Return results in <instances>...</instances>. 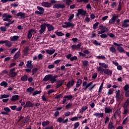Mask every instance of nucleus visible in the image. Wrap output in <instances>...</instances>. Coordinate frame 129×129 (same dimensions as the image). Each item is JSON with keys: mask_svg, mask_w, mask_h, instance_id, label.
Here are the masks:
<instances>
[{"mask_svg": "<svg viewBox=\"0 0 129 129\" xmlns=\"http://www.w3.org/2000/svg\"><path fill=\"white\" fill-rule=\"evenodd\" d=\"M103 72L106 75H111V74H112V72H111V71L109 69H104Z\"/></svg>", "mask_w": 129, "mask_h": 129, "instance_id": "b1692460", "label": "nucleus"}, {"mask_svg": "<svg viewBox=\"0 0 129 129\" xmlns=\"http://www.w3.org/2000/svg\"><path fill=\"white\" fill-rule=\"evenodd\" d=\"M46 23H44L40 26V29L39 30L40 34H43L46 31Z\"/></svg>", "mask_w": 129, "mask_h": 129, "instance_id": "423d86ee", "label": "nucleus"}, {"mask_svg": "<svg viewBox=\"0 0 129 129\" xmlns=\"http://www.w3.org/2000/svg\"><path fill=\"white\" fill-rule=\"evenodd\" d=\"M116 95H115V98L117 101H118V100H120V91L119 90L116 91L115 92Z\"/></svg>", "mask_w": 129, "mask_h": 129, "instance_id": "ddd939ff", "label": "nucleus"}, {"mask_svg": "<svg viewBox=\"0 0 129 129\" xmlns=\"http://www.w3.org/2000/svg\"><path fill=\"white\" fill-rule=\"evenodd\" d=\"M117 50L119 53H125V50H124V49L121 46H118Z\"/></svg>", "mask_w": 129, "mask_h": 129, "instance_id": "5701e85b", "label": "nucleus"}, {"mask_svg": "<svg viewBox=\"0 0 129 129\" xmlns=\"http://www.w3.org/2000/svg\"><path fill=\"white\" fill-rule=\"evenodd\" d=\"M94 116H96V117H103L104 114L103 113H98L95 112L93 114Z\"/></svg>", "mask_w": 129, "mask_h": 129, "instance_id": "dca6fc26", "label": "nucleus"}, {"mask_svg": "<svg viewBox=\"0 0 129 129\" xmlns=\"http://www.w3.org/2000/svg\"><path fill=\"white\" fill-rule=\"evenodd\" d=\"M72 107V103H69L68 104H67L66 106V108L67 109H69V108H71Z\"/></svg>", "mask_w": 129, "mask_h": 129, "instance_id": "8fccbe9b", "label": "nucleus"}, {"mask_svg": "<svg viewBox=\"0 0 129 129\" xmlns=\"http://www.w3.org/2000/svg\"><path fill=\"white\" fill-rule=\"evenodd\" d=\"M57 77H58V76L57 75H55L52 76L51 75V77L50 78V81L51 82V83H54L55 81H56V79L57 78Z\"/></svg>", "mask_w": 129, "mask_h": 129, "instance_id": "412c9836", "label": "nucleus"}, {"mask_svg": "<svg viewBox=\"0 0 129 129\" xmlns=\"http://www.w3.org/2000/svg\"><path fill=\"white\" fill-rule=\"evenodd\" d=\"M55 34H56V35H57V36H64V33H63L60 31L59 32H58V31L55 32Z\"/></svg>", "mask_w": 129, "mask_h": 129, "instance_id": "864d4df0", "label": "nucleus"}, {"mask_svg": "<svg viewBox=\"0 0 129 129\" xmlns=\"http://www.w3.org/2000/svg\"><path fill=\"white\" fill-rule=\"evenodd\" d=\"M110 51L112 52V53H114V54H116V49L114 48L113 46H111L110 47Z\"/></svg>", "mask_w": 129, "mask_h": 129, "instance_id": "f704fd0d", "label": "nucleus"}, {"mask_svg": "<svg viewBox=\"0 0 129 129\" xmlns=\"http://www.w3.org/2000/svg\"><path fill=\"white\" fill-rule=\"evenodd\" d=\"M120 115V111L119 110H117L114 114V118H116Z\"/></svg>", "mask_w": 129, "mask_h": 129, "instance_id": "cd10ccee", "label": "nucleus"}, {"mask_svg": "<svg viewBox=\"0 0 129 129\" xmlns=\"http://www.w3.org/2000/svg\"><path fill=\"white\" fill-rule=\"evenodd\" d=\"M41 92H42L41 91H35L32 93V95L33 96H35L37 95V94H40Z\"/></svg>", "mask_w": 129, "mask_h": 129, "instance_id": "79ce46f5", "label": "nucleus"}, {"mask_svg": "<svg viewBox=\"0 0 129 129\" xmlns=\"http://www.w3.org/2000/svg\"><path fill=\"white\" fill-rule=\"evenodd\" d=\"M0 30L1 32H6V31H7V28L4 26H2L0 27Z\"/></svg>", "mask_w": 129, "mask_h": 129, "instance_id": "052dcab7", "label": "nucleus"}, {"mask_svg": "<svg viewBox=\"0 0 129 129\" xmlns=\"http://www.w3.org/2000/svg\"><path fill=\"white\" fill-rule=\"evenodd\" d=\"M96 57L98 59H102V60H105V59H106V58H105V56H104V55L97 56Z\"/></svg>", "mask_w": 129, "mask_h": 129, "instance_id": "603ef678", "label": "nucleus"}, {"mask_svg": "<svg viewBox=\"0 0 129 129\" xmlns=\"http://www.w3.org/2000/svg\"><path fill=\"white\" fill-rule=\"evenodd\" d=\"M9 97H10V95L3 94L0 95V99H3L4 98H8Z\"/></svg>", "mask_w": 129, "mask_h": 129, "instance_id": "473e14b6", "label": "nucleus"}, {"mask_svg": "<svg viewBox=\"0 0 129 129\" xmlns=\"http://www.w3.org/2000/svg\"><path fill=\"white\" fill-rule=\"evenodd\" d=\"M51 77L52 75H47L44 77L43 81H48V80H50Z\"/></svg>", "mask_w": 129, "mask_h": 129, "instance_id": "4be33fe9", "label": "nucleus"}, {"mask_svg": "<svg viewBox=\"0 0 129 129\" xmlns=\"http://www.w3.org/2000/svg\"><path fill=\"white\" fill-rule=\"evenodd\" d=\"M5 44L6 46H7L8 47H11L12 46V42H11L9 40H5Z\"/></svg>", "mask_w": 129, "mask_h": 129, "instance_id": "58836bf2", "label": "nucleus"}, {"mask_svg": "<svg viewBox=\"0 0 129 129\" xmlns=\"http://www.w3.org/2000/svg\"><path fill=\"white\" fill-rule=\"evenodd\" d=\"M65 82V80H61L57 81V85H56V88H59V87H61L63 85V83Z\"/></svg>", "mask_w": 129, "mask_h": 129, "instance_id": "2eb2a0df", "label": "nucleus"}, {"mask_svg": "<svg viewBox=\"0 0 129 129\" xmlns=\"http://www.w3.org/2000/svg\"><path fill=\"white\" fill-rule=\"evenodd\" d=\"M129 26V24L124 20V22L122 24V27L123 28H127Z\"/></svg>", "mask_w": 129, "mask_h": 129, "instance_id": "a19ab883", "label": "nucleus"}, {"mask_svg": "<svg viewBox=\"0 0 129 129\" xmlns=\"http://www.w3.org/2000/svg\"><path fill=\"white\" fill-rule=\"evenodd\" d=\"M3 17L4 18L3 19V21L5 22H11V18H12V16L10 15H8L7 14H4L3 15Z\"/></svg>", "mask_w": 129, "mask_h": 129, "instance_id": "20e7f679", "label": "nucleus"}, {"mask_svg": "<svg viewBox=\"0 0 129 129\" xmlns=\"http://www.w3.org/2000/svg\"><path fill=\"white\" fill-rule=\"evenodd\" d=\"M53 9H64L65 5L63 4H55L53 7Z\"/></svg>", "mask_w": 129, "mask_h": 129, "instance_id": "9b49d317", "label": "nucleus"}, {"mask_svg": "<svg viewBox=\"0 0 129 129\" xmlns=\"http://www.w3.org/2000/svg\"><path fill=\"white\" fill-rule=\"evenodd\" d=\"M50 123L49 121H44L42 122V126L45 127L46 125H48Z\"/></svg>", "mask_w": 129, "mask_h": 129, "instance_id": "37998d69", "label": "nucleus"}, {"mask_svg": "<svg viewBox=\"0 0 129 129\" xmlns=\"http://www.w3.org/2000/svg\"><path fill=\"white\" fill-rule=\"evenodd\" d=\"M57 122H59V123H66L68 121V119H63L62 117H59L57 119Z\"/></svg>", "mask_w": 129, "mask_h": 129, "instance_id": "9d476101", "label": "nucleus"}, {"mask_svg": "<svg viewBox=\"0 0 129 129\" xmlns=\"http://www.w3.org/2000/svg\"><path fill=\"white\" fill-rule=\"evenodd\" d=\"M81 84H82V80H81V79H79L77 82L76 87H79Z\"/></svg>", "mask_w": 129, "mask_h": 129, "instance_id": "2f4dec72", "label": "nucleus"}, {"mask_svg": "<svg viewBox=\"0 0 129 129\" xmlns=\"http://www.w3.org/2000/svg\"><path fill=\"white\" fill-rule=\"evenodd\" d=\"M27 92H33L34 91V88L29 87L26 90Z\"/></svg>", "mask_w": 129, "mask_h": 129, "instance_id": "5fc2aeb1", "label": "nucleus"}, {"mask_svg": "<svg viewBox=\"0 0 129 129\" xmlns=\"http://www.w3.org/2000/svg\"><path fill=\"white\" fill-rule=\"evenodd\" d=\"M19 97L18 95H15L12 96L11 100V101H13V102H16V101H18L19 100Z\"/></svg>", "mask_w": 129, "mask_h": 129, "instance_id": "4468645a", "label": "nucleus"}, {"mask_svg": "<svg viewBox=\"0 0 129 129\" xmlns=\"http://www.w3.org/2000/svg\"><path fill=\"white\" fill-rule=\"evenodd\" d=\"M22 81H27L28 80V76L25 75L21 77Z\"/></svg>", "mask_w": 129, "mask_h": 129, "instance_id": "a18cd8bd", "label": "nucleus"}, {"mask_svg": "<svg viewBox=\"0 0 129 129\" xmlns=\"http://www.w3.org/2000/svg\"><path fill=\"white\" fill-rule=\"evenodd\" d=\"M17 75L18 74L16 73V69L15 68L10 70L9 72V76L10 77H15V76H17Z\"/></svg>", "mask_w": 129, "mask_h": 129, "instance_id": "39448f33", "label": "nucleus"}, {"mask_svg": "<svg viewBox=\"0 0 129 129\" xmlns=\"http://www.w3.org/2000/svg\"><path fill=\"white\" fill-rule=\"evenodd\" d=\"M128 113H129V109L127 108H124L123 114H127Z\"/></svg>", "mask_w": 129, "mask_h": 129, "instance_id": "de8ad7c7", "label": "nucleus"}, {"mask_svg": "<svg viewBox=\"0 0 129 129\" xmlns=\"http://www.w3.org/2000/svg\"><path fill=\"white\" fill-rule=\"evenodd\" d=\"M73 18H74V14H72L71 15L69 18L68 19V21H69V22H71L72 21V19H73Z\"/></svg>", "mask_w": 129, "mask_h": 129, "instance_id": "13d9d810", "label": "nucleus"}, {"mask_svg": "<svg viewBox=\"0 0 129 129\" xmlns=\"http://www.w3.org/2000/svg\"><path fill=\"white\" fill-rule=\"evenodd\" d=\"M88 108V107L87 106H83L82 108L81 109H80V112H81V113H83V112H84V111H85V110H86V109H87Z\"/></svg>", "mask_w": 129, "mask_h": 129, "instance_id": "c85d7f7f", "label": "nucleus"}, {"mask_svg": "<svg viewBox=\"0 0 129 129\" xmlns=\"http://www.w3.org/2000/svg\"><path fill=\"white\" fill-rule=\"evenodd\" d=\"M99 29L101 30L98 32L99 35H100V34H103L105 33V32H108V29L107 28L102 25H101L99 26Z\"/></svg>", "mask_w": 129, "mask_h": 129, "instance_id": "f257e3e1", "label": "nucleus"}, {"mask_svg": "<svg viewBox=\"0 0 129 129\" xmlns=\"http://www.w3.org/2000/svg\"><path fill=\"white\" fill-rule=\"evenodd\" d=\"M19 38V36L15 35L13 37H11L10 40H11V41H17Z\"/></svg>", "mask_w": 129, "mask_h": 129, "instance_id": "7c9ffc66", "label": "nucleus"}, {"mask_svg": "<svg viewBox=\"0 0 129 129\" xmlns=\"http://www.w3.org/2000/svg\"><path fill=\"white\" fill-rule=\"evenodd\" d=\"M113 109L110 107H106L105 108V113H110L112 112Z\"/></svg>", "mask_w": 129, "mask_h": 129, "instance_id": "f3484780", "label": "nucleus"}, {"mask_svg": "<svg viewBox=\"0 0 129 129\" xmlns=\"http://www.w3.org/2000/svg\"><path fill=\"white\" fill-rule=\"evenodd\" d=\"M4 110H5V111H6L7 113H8V115L10 114L11 111V109H10V108L9 107H4Z\"/></svg>", "mask_w": 129, "mask_h": 129, "instance_id": "4c0bfd02", "label": "nucleus"}, {"mask_svg": "<svg viewBox=\"0 0 129 129\" xmlns=\"http://www.w3.org/2000/svg\"><path fill=\"white\" fill-rule=\"evenodd\" d=\"M62 28H71V27H73V23H70L68 22H66L62 25Z\"/></svg>", "mask_w": 129, "mask_h": 129, "instance_id": "0eeeda50", "label": "nucleus"}, {"mask_svg": "<svg viewBox=\"0 0 129 129\" xmlns=\"http://www.w3.org/2000/svg\"><path fill=\"white\" fill-rule=\"evenodd\" d=\"M78 13L81 15V16H85L86 15V11H84L83 9L78 10Z\"/></svg>", "mask_w": 129, "mask_h": 129, "instance_id": "aec40b11", "label": "nucleus"}, {"mask_svg": "<svg viewBox=\"0 0 129 129\" xmlns=\"http://www.w3.org/2000/svg\"><path fill=\"white\" fill-rule=\"evenodd\" d=\"M37 33V30L35 29H30L28 31V38L31 39L32 38V35L36 34Z\"/></svg>", "mask_w": 129, "mask_h": 129, "instance_id": "7ed1b4c3", "label": "nucleus"}, {"mask_svg": "<svg viewBox=\"0 0 129 129\" xmlns=\"http://www.w3.org/2000/svg\"><path fill=\"white\" fill-rule=\"evenodd\" d=\"M80 123L79 122H77L76 123H74V128L76 129L78 127V126H79L80 125Z\"/></svg>", "mask_w": 129, "mask_h": 129, "instance_id": "4d7b16f0", "label": "nucleus"}, {"mask_svg": "<svg viewBox=\"0 0 129 129\" xmlns=\"http://www.w3.org/2000/svg\"><path fill=\"white\" fill-rule=\"evenodd\" d=\"M41 6L42 7H44V8H50L52 6V4L48 2H42L41 3Z\"/></svg>", "mask_w": 129, "mask_h": 129, "instance_id": "1a4fd4ad", "label": "nucleus"}, {"mask_svg": "<svg viewBox=\"0 0 129 129\" xmlns=\"http://www.w3.org/2000/svg\"><path fill=\"white\" fill-rule=\"evenodd\" d=\"M46 27H47L48 31L49 32H51V31H53L54 30V26L52 25H51L49 24L46 23Z\"/></svg>", "mask_w": 129, "mask_h": 129, "instance_id": "a211bd4d", "label": "nucleus"}, {"mask_svg": "<svg viewBox=\"0 0 129 129\" xmlns=\"http://www.w3.org/2000/svg\"><path fill=\"white\" fill-rule=\"evenodd\" d=\"M108 129H114V126L113 125V122H110L109 124H108Z\"/></svg>", "mask_w": 129, "mask_h": 129, "instance_id": "e433bc0d", "label": "nucleus"}, {"mask_svg": "<svg viewBox=\"0 0 129 129\" xmlns=\"http://www.w3.org/2000/svg\"><path fill=\"white\" fill-rule=\"evenodd\" d=\"M128 89H129V86L128 85H125V86L124 87V90H125V91H126L128 90Z\"/></svg>", "mask_w": 129, "mask_h": 129, "instance_id": "338daca9", "label": "nucleus"}, {"mask_svg": "<svg viewBox=\"0 0 129 129\" xmlns=\"http://www.w3.org/2000/svg\"><path fill=\"white\" fill-rule=\"evenodd\" d=\"M108 36V34H101V35H100L101 38L104 39L105 38H107Z\"/></svg>", "mask_w": 129, "mask_h": 129, "instance_id": "6e6d98bb", "label": "nucleus"}, {"mask_svg": "<svg viewBox=\"0 0 129 129\" xmlns=\"http://www.w3.org/2000/svg\"><path fill=\"white\" fill-rule=\"evenodd\" d=\"M63 2H66V3L68 6H70L71 3H72V1L71 0H63Z\"/></svg>", "mask_w": 129, "mask_h": 129, "instance_id": "09e8293b", "label": "nucleus"}, {"mask_svg": "<svg viewBox=\"0 0 129 129\" xmlns=\"http://www.w3.org/2000/svg\"><path fill=\"white\" fill-rule=\"evenodd\" d=\"M83 65L84 66H88L89 65V63L88 62V61L87 60H84L82 61Z\"/></svg>", "mask_w": 129, "mask_h": 129, "instance_id": "3c124183", "label": "nucleus"}, {"mask_svg": "<svg viewBox=\"0 0 129 129\" xmlns=\"http://www.w3.org/2000/svg\"><path fill=\"white\" fill-rule=\"evenodd\" d=\"M129 104V98H128L126 101L125 102L123 105V108H127V106H128Z\"/></svg>", "mask_w": 129, "mask_h": 129, "instance_id": "ea45409f", "label": "nucleus"}, {"mask_svg": "<svg viewBox=\"0 0 129 129\" xmlns=\"http://www.w3.org/2000/svg\"><path fill=\"white\" fill-rule=\"evenodd\" d=\"M20 51H18L14 56V59H18L20 57Z\"/></svg>", "mask_w": 129, "mask_h": 129, "instance_id": "c03bdc74", "label": "nucleus"}, {"mask_svg": "<svg viewBox=\"0 0 129 129\" xmlns=\"http://www.w3.org/2000/svg\"><path fill=\"white\" fill-rule=\"evenodd\" d=\"M96 77H97V73H95L93 74V75L92 76V78H93V79H95V78H96Z\"/></svg>", "mask_w": 129, "mask_h": 129, "instance_id": "69168bd1", "label": "nucleus"}, {"mask_svg": "<svg viewBox=\"0 0 129 129\" xmlns=\"http://www.w3.org/2000/svg\"><path fill=\"white\" fill-rule=\"evenodd\" d=\"M10 107L12 110H15V109H17V106L16 105H13L11 106Z\"/></svg>", "mask_w": 129, "mask_h": 129, "instance_id": "e2e57ef3", "label": "nucleus"}, {"mask_svg": "<svg viewBox=\"0 0 129 129\" xmlns=\"http://www.w3.org/2000/svg\"><path fill=\"white\" fill-rule=\"evenodd\" d=\"M24 107V108H26V107H34V104L31 102V101H28L26 102Z\"/></svg>", "mask_w": 129, "mask_h": 129, "instance_id": "6e6552de", "label": "nucleus"}, {"mask_svg": "<svg viewBox=\"0 0 129 129\" xmlns=\"http://www.w3.org/2000/svg\"><path fill=\"white\" fill-rule=\"evenodd\" d=\"M26 66L28 68H30L32 69L33 68V64H32V61L28 60L27 62Z\"/></svg>", "mask_w": 129, "mask_h": 129, "instance_id": "393cba45", "label": "nucleus"}, {"mask_svg": "<svg viewBox=\"0 0 129 129\" xmlns=\"http://www.w3.org/2000/svg\"><path fill=\"white\" fill-rule=\"evenodd\" d=\"M83 86L84 87L85 90H87V88L89 87V85L87 84V82L84 81L83 82Z\"/></svg>", "mask_w": 129, "mask_h": 129, "instance_id": "a878e982", "label": "nucleus"}, {"mask_svg": "<svg viewBox=\"0 0 129 129\" xmlns=\"http://www.w3.org/2000/svg\"><path fill=\"white\" fill-rule=\"evenodd\" d=\"M37 9L38 10H39V12H41L42 14H44V8L40 6H37Z\"/></svg>", "mask_w": 129, "mask_h": 129, "instance_id": "49530a36", "label": "nucleus"}, {"mask_svg": "<svg viewBox=\"0 0 129 129\" xmlns=\"http://www.w3.org/2000/svg\"><path fill=\"white\" fill-rule=\"evenodd\" d=\"M99 66H101L102 68H107L108 67V64H105L103 62H99Z\"/></svg>", "mask_w": 129, "mask_h": 129, "instance_id": "c756f323", "label": "nucleus"}, {"mask_svg": "<svg viewBox=\"0 0 129 129\" xmlns=\"http://www.w3.org/2000/svg\"><path fill=\"white\" fill-rule=\"evenodd\" d=\"M75 84V82L74 80H72L71 81H69L68 83L67 84V87L68 88H71L72 86H73Z\"/></svg>", "mask_w": 129, "mask_h": 129, "instance_id": "f8f14e48", "label": "nucleus"}, {"mask_svg": "<svg viewBox=\"0 0 129 129\" xmlns=\"http://www.w3.org/2000/svg\"><path fill=\"white\" fill-rule=\"evenodd\" d=\"M118 17V16L115 15V14H114L112 16V18L114 21H115V20H116V18Z\"/></svg>", "mask_w": 129, "mask_h": 129, "instance_id": "680f3d73", "label": "nucleus"}, {"mask_svg": "<svg viewBox=\"0 0 129 129\" xmlns=\"http://www.w3.org/2000/svg\"><path fill=\"white\" fill-rule=\"evenodd\" d=\"M73 98V96L72 95H65L63 96L62 99V104H65V103L68 100H71Z\"/></svg>", "mask_w": 129, "mask_h": 129, "instance_id": "f03ea898", "label": "nucleus"}, {"mask_svg": "<svg viewBox=\"0 0 129 129\" xmlns=\"http://www.w3.org/2000/svg\"><path fill=\"white\" fill-rule=\"evenodd\" d=\"M45 52L48 54V55H53L55 53V49H51V50L50 49H46L45 50Z\"/></svg>", "mask_w": 129, "mask_h": 129, "instance_id": "6ab92c4d", "label": "nucleus"}, {"mask_svg": "<svg viewBox=\"0 0 129 129\" xmlns=\"http://www.w3.org/2000/svg\"><path fill=\"white\" fill-rule=\"evenodd\" d=\"M16 16H17V17H20V19H22L23 18H25V16H26V14L24 13L20 12L19 13H17L16 14Z\"/></svg>", "mask_w": 129, "mask_h": 129, "instance_id": "bb28decb", "label": "nucleus"}, {"mask_svg": "<svg viewBox=\"0 0 129 129\" xmlns=\"http://www.w3.org/2000/svg\"><path fill=\"white\" fill-rule=\"evenodd\" d=\"M71 120H72V121H76L77 120H78V117L75 116L71 118Z\"/></svg>", "mask_w": 129, "mask_h": 129, "instance_id": "bf43d9fd", "label": "nucleus"}, {"mask_svg": "<svg viewBox=\"0 0 129 129\" xmlns=\"http://www.w3.org/2000/svg\"><path fill=\"white\" fill-rule=\"evenodd\" d=\"M121 6H122V4L120 2L119 3L118 7V8H117L118 11H120L121 10Z\"/></svg>", "mask_w": 129, "mask_h": 129, "instance_id": "774afa93", "label": "nucleus"}, {"mask_svg": "<svg viewBox=\"0 0 129 129\" xmlns=\"http://www.w3.org/2000/svg\"><path fill=\"white\" fill-rule=\"evenodd\" d=\"M97 70L99 72H100V73H102V72H103L104 69H103V68H102L101 66H100L99 67H98L97 68Z\"/></svg>", "mask_w": 129, "mask_h": 129, "instance_id": "72a5a7b5", "label": "nucleus"}, {"mask_svg": "<svg viewBox=\"0 0 129 129\" xmlns=\"http://www.w3.org/2000/svg\"><path fill=\"white\" fill-rule=\"evenodd\" d=\"M71 61H74V60H77V56H74L73 57H72L70 58Z\"/></svg>", "mask_w": 129, "mask_h": 129, "instance_id": "0e129e2a", "label": "nucleus"}, {"mask_svg": "<svg viewBox=\"0 0 129 129\" xmlns=\"http://www.w3.org/2000/svg\"><path fill=\"white\" fill-rule=\"evenodd\" d=\"M1 86H4L5 88L8 87V83L6 81H3L0 84Z\"/></svg>", "mask_w": 129, "mask_h": 129, "instance_id": "c9c22d12", "label": "nucleus"}]
</instances>
